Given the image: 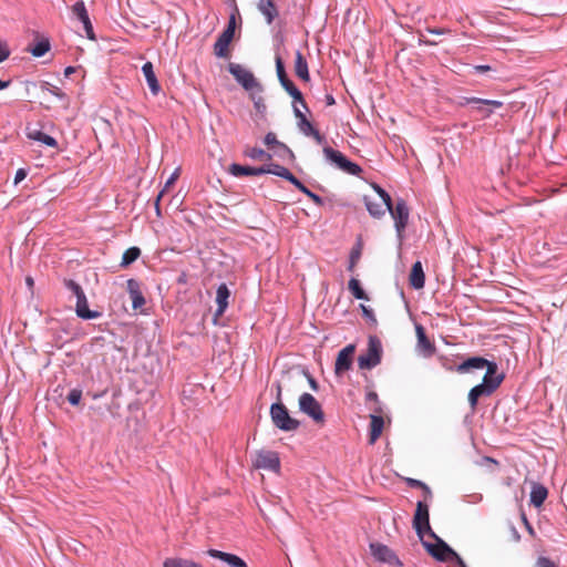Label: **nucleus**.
<instances>
[{"label":"nucleus","instance_id":"nucleus-1","mask_svg":"<svg viewBox=\"0 0 567 567\" xmlns=\"http://www.w3.org/2000/svg\"><path fill=\"white\" fill-rule=\"evenodd\" d=\"M277 402L270 406V417L276 427L281 431H296L300 426V422L289 415L288 409L281 402V386L277 384Z\"/></svg>","mask_w":567,"mask_h":567},{"label":"nucleus","instance_id":"nucleus-2","mask_svg":"<svg viewBox=\"0 0 567 567\" xmlns=\"http://www.w3.org/2000/svg\"><path fill=\"white\" fill-rule=\"evenodd\" d=\"M322 152L326 161L333 165L336 168L352 176H359L362 172V168L357 163L350 161L340 151H337L330 146H324Z\"/></svg>","mask_w":567,"mask_h":567},{"label":"nucleus","instance_id":"nucleus-3","mask_svg":"<svg viewBox=\"0 0 567 567\" xmlns=\"http://www.w3.org/2000/svg\"><path fill=\"white\" fill-rule=\"evenodd\" d=\"M382 359V343L377 336H370L368 349L358 357V365L361 370H371L380 364Z\"/></svg>","mask_w":567,"mask_h":567},{"label":"nucleus","instance_id":"nucleus-4","mask_svg":"<svg viewBox=\"0 0 567 567\" xmlns=\"http://www.w3.org/2000/svg\"><path fill=\"white\" fill-rule=\"evenodd\" d=\"M430 537L436 540L435 544L423 542V546L426 548L427 553L434 557L439 561H449L454 560L457 557V553L447 545L443 539H441L434 532L429 534Z\"/></svg>","mask_w":567,"mask_h":567},{"label":"nucleus","instance_id":"nucleus-5","mask_svg":"<svg viewBox=\"0 0 567 567\" xmlns=\"http://www.w3.org/2000/svg\"><path fill=\"white\" fill-rule=\"evenodd\" d=\"M299 410L311 417L316 423L324 421V413L320 403L310 393H302L299 396Z\"/></svg>","mask_w":567,"mask_h":567},{"label":"nucleus","instance_id":"nucleus-6","mask_svg":"<svg viewBox=\"0 0 567 567\" xmlns=\"http://www.w3.org/2000/svg\"><path fill=\"white\" fill-rule=\"evenodd\" d=\"M413 528L416 535L423 539L424 534H431L429 505L425 502L419 501L413 517Z\"/></svg>","mask_w":567,"mask_h":567},{"label":"nucleus","instance_id":"nucleus-7","mask_svg":"<svg viewBox=\"0 0 567 567\" xmlns=\"http://www.w3.org/2000/svg\"><path fill=\"white\" fill-rule=\"evenodd\" d=\"M385 208L390 213L391 217L394 219V226L398 235L401 236V234L403 233L408 225L410 215L406 202L403 198H398L394 206L393 203L391 202L390 207Z\"/></svg>","mask_w":567,"mask_h":567},{"label":"nucleus","instance_id":"nucleus-8","mask_svg":"<svg viewBox=\"0 0 567 567\" xmlns=\"http://www.w3.org/2000/svg\"><path fill=\"white\" fill-rule=\"evenodd\" d=\"M235 35V17L231 16L226 29L218 35L215 44H214V54L217 58H227L228 56V47L233 41Z\"/></svg>","mask_w":567,"mask_h":567},{"label":"nucleus","instance_id":"nucleus-9","mask_svg":"<svg viewBox=\"0 0 567 567\" xmlns=\"http://www.w3.org/2000/svg\"><path fill=\"white\" fill-rule=\"evenodd\" d=\"M228 71L245 90L250 91L259 86L254 74L243 65L229 63Z\"/></svg>","mask_w":567,"mask_h":567},{"label":"nucleus","instance_id":"nucleus-10","mask_svg":"<svg viewBox=\"0 0 567 567\" xmlns=\"http://www.w3.org/2000/svg\"><path fill=\"white\" fill-rule=\"evenodd\" d=\"M371 555L379 563L389 564L391 566H401L402 563L396 556V554L386 545L381 543H371L370 544Z\"/></svg>","mask_w":567,"mask_h":567},{"label":"nucleus","instance_id":"nucleus-11","mask_svg":"<svg viewBox=\"0 0 567 567\" xmlns=\"http://www.w3.org/2000/svg\"><path fill=\"white\" fill-rule=\"evenodd\" d=\"M254 466L277 473L280 470L279 455L274 451H259L256 453Z\"/></svg>","mask_w":567,"mask_h":567},{"label":"nucleus","instance_id":"nucleus-12","mask_svg":"<svg viewBox=\"0 0 567 567\" xmlns=\"http://www.w3.org/2000/svg\"><path fill=\"white\" fill-rule=\"evenodd\" d=\"M355 346L348 344L337 355L334 363V372L337 375L348 371L352 365V355L354 353Z\"/></svg>","mask_w":567,"mask_h":567},{"label":"nucleus","instance_id":"nucleus-13","mask_svg":"<svg viewBox=\"0 0 567 567\" xmlns=\"http://www.w3.org/2000/svg\"><path fill=\"white\" fill-rule=\"evenodd\" d=\"M126 289L132 300L134 310L142 308L145 305V298L141 290V284L134 278L126 281Z\"/></svg>","mask_w":567,"mask_h":567},{"label":"nucleus","instance_id":"nucleus-14","mask_svg":"<svg viewBox=\"0 0 567 567\" xmlns=\"http://www.w3.org/2000/svg\"><path fill=\"white\" fill-rule=\"evenodd\" d=\"M487 364L488 360L483 357H471L460 363L455 370L456 372L464 374L474 370H483Z\"/></svg>","mask_w":567,"mask_h":567},{"label":"nucleus","instance_id":"nucleus-15","mask_svg":"<svg viewBox=\"0 0 567 567\" xmlns=\"http://www.w3.org/2000/svg\"><path fill=\"white\" fill-rule=\"evenodd\" d=\"M484 369H486V372L483 378V382H487V384L493 385V388L497 389L504 380V374L498 373L497 363L495 361L488 360V364Z\"/></svg>","mask_w":567,"mask_h":567},{"label":"nucleus","instance_id":"nucleus-16","mask_svg":"<svg viewBox=\"0 0 567 567\" xmlns=\"http://www.w3.org/2000/svg\"><path fill=\"white\" fill-rule=\"evenodd\" d=\"M75 312L79 318L84 320H91L101 317L100 311L89 309V302L85 295L83 297L79 296V299H76Z\"/></svg>","mask_w":567,"mask_h":567},{"label":"nucleus","instance_id":"nucleus-17","mask_svg":"<svg viewBox=\"0 0 567 567\" xmlns=\"http://www.w3.org/2000/svg\"><path fill=\"white\" fill-rule=\"evenodd\" d=\"M409 282L412 288L419 290L425 285V274L421 261H415L412 265L411 272L409 276Z\"/></svg>","mask_w":567,"mask_h":567},{"label":"nucleus","instance_id":"nucleus-18","mask_svg":"<svg viewBox=\"0 0 567 567\" xmlns=\"http://www.w3.org/2000/svg\"><path fill=\"white\" fill-rule=\"evenodd\" d=\"M142 72L145 76L146 83L153 95H157L161 92V85L154 72L152 62H145L142 66Z\"/></svg>","mask_w":567,"mask_h":567},{"label":"nucleus","instance_id":"nucleus-19","mask_svg":"<svg viewBox=\"0 0 567 567\" xmlns=\"http://www.w3.org/2000/svg\"><path fill=\"white\" fill-rule=\"evenodd\" d=\"M416 337H417V348L423 352L425 357H431L435 352L434 344L429 340L425 334V330L421 324L415 327Z\"/></svg>","mask_w":567,"mask_h":567},{"label":"nucleus","instance_id":"nucleus-20","mask_svg":"<svg viewBox=\"0 0 567 567\" xmlns=\"http://www.w3.org/2000/svg\"><path fill=\"white\" fill-rule=\"evenodd\" d=\"M481 101L487 104H474L472 110L480 113L483 118H488L495 110L504 105V103L498 100L481 99Z\"/></svg>","mask_w":567,"mask_h":567},{"label":"nucleus","instance_id":"nucleus-21","mask_svg":"<svg viewBox=\"0 0 567 567\" xmlns=\"http://www.w3.org/2000/svg\"><path fill=\"white\" fill-rule=\"evenodd\" d=\"M280 84L285 89V91L293 99V104L300 103L306 111H309L302 93L289 78L280 81Z\"/></svg>","mask_w":567,"mask_h":567},{"label":"nucleus","instance_id":"nucleus-22","mask_svg":"<svg viewBox=\"0 0 567 567\" xmlns=\"http://www.w3.org/2000/svg\"><path fill=\"white\" fill-rule=\"evenodd\" d=\"M293 114L297 118V126L300 133H302L305 136H310V134L316 130L311 122L307 118V116L301 112V110L293 104Z\"/></svg>","mask_w":567,"mask_h":567},{"label":"nucleus","instance_id":"nucleus-23","mask_svg":"<svg viewBox=\"0 0 567 567\" xmlns=\"http://www.w3.org/2000/svg\"><path fill=\"white\" fill-rule=\"evenodd\" d=\"M257 8L266 18L268 23H271L278 16V10L274 3V0H258Z\"/></svg>","mask_w":567,"mask_h":567},{"label":"nucleus","instance_id":"nucleus-24","mask_svg":"<svg viewBox=\"0 0 567 567\" xmlns=\"http://www.w3.org/2000/svg\"><path fill=\"white\" fill-rule=\"evenodd\" d=\"M295 73L302 81L308 82L310 80L307 60L299 50L296 52Z\"/></svg>","mask_w":567,"mask_h":567},{"label":"nucleus","instance_id":"nucleus-25","mask_svg":"<svg viewBox=\"0 0 567 567\" xmlns=\"http://www.w3.org/2000/svg\"><path fill=\"white\" fill-rule=\"evenodd\" d=\"M547 488L538 483H534L530 491V504L535 507H540L547 498Z\"/></svg>","mask_w":567,"mask_h":567},{"label":"nucleus","instance_id":"nucleus-26","mask_svg":"<svg viewBox=\"0 0 567 567\" xmlns=\"http://www.w3.org/2000/svg\"><path fill=\"white\" fill-rule=\"evenodd\" d=\"M230 296V291L226 284H221L218 286L216 291V302H217V315H223L228 307V298Z\"/></svg>","mask_w":567,"mask_h":567},{"label":"nucleus","instance_id":"nucleus-27","mask_svg":"<svg viewBox=\"0 0 567 567\" xmlns=\"http://www.w3.org/2000/svg\"><path fill=\"white\" fill-rule=\"evenodd\" d=\"M364 205L369 214L374 218H381L388 210L383 205V202H375L369 196L363 197Z\"/></svg>","mask_w":567,"mask_h":567},{"label":"nucleus","instance_id":"nucleus-28","mask_svg":"<svg viewBox=\"0 0 567 567\" xmlns=\"http://www.w3.org/2000/svg\"><path fill=\"white\" fill-rule=\"evenodd\" d=\"M264 142L269 147H272V146L278 147L280 150L281 156L288 155L290 158L295 157L293 152L286 144L279 142L277 140V136L275 133H272V132L267 133L264 138Z\"/></svg>","mask_w":567,"mask_h":567},{"label":"nucleus","instance_id":"nucleus-29","mask_svg":"<svg viewBox=\"0 0 567 567\" xmlns=\"http://www.w3.org/2000/svg\"><path fill=\"white\" fill-rule=\"evenodd\" d=\"M370 443L373 444L382 433L384 421L380 415H370Z\"/></svg>","mask_w":567,"mask_h":567},{"label":"nucleus","instance_id":"nucleus-30","mask_svg":"<svg viewBox=\"0 0 567 567\" xmlns=\"http://www.w3.org/2000/svg\"><path fill=\"white\" fill-rule=\"evenodd\" d=\"M28 137L30 140H33V141H37V142H40L47 146H50V147H55L58 145V142L54 137H52L51 135H48L45 133H43L42 131L40 130H30L28 128Z\"/></svg>","mask_w":567,"mask_h":567},{"label":"nucleus","instance_id":"nucleus-31","mask_svg":"<svg viewBox=\"0 0 567 567\" xmlns=\"http://www.w3.org/2000/svg\"><path fill=\"white\" fill-rule=\"evenodd\" d=\"M348 288L358 300H368L369 297L364 289L361 287L360 281L357 278H351L348 284Z\"/></svg>","mask_w":567,"mask_h":567},{"label":"nucleus","instance_id":"nucleus-32","mask_svg":"<svg viewBox=\"0 0 567 567\" xmlns=\"http://www.w3.org/2000/svg\"><path fill=\"white\" fill-rule=\"evenodd\" d=\"M163 567H203L200 564L184 558H166Z\"/></svg>","mask_w":567,"mask_h":567},{"label":"nucleus","instance_id":"nucleus-33","mask_svg":"<svg viewBox=\"0 0 567 567\" xmlns=\"http://www.w3.org/2000/svg\"><path fill=\"white\" fill-rule=\"evenodd\" d=\"M141 256V249L138 247H130L122 256L121 266L127 267L133 264Z\"/></svg>","mask_w":567,"mask_h":567},{"label":"nucleus","instance_id":"nucleus-34","mask_svg":"<svg viewBox=\"0 0 567 567\" xmlns=\"http://www.w3.org/2000/svg\"><path fill=\"white\" fill-rule=\"evenodd\" d=\"M50 50V42L48 39H41L29 51L35 58L43 56Z\"/></svg>","mask_w":567,"mask_h":567},{"label":"nucleus","instance_id":"nucleus-35","mask_svg":"<svg viewBox=\"0 0 567 567\" xmlns=\"http://www.w3.org/2000/svg\"><path fill=\"white\" fill-rule=\"evenodd\" d=\"M228 172L235 176V177H241V176H252V167L251 166H244L237 163H233Z\"/></svg>","mask_w":567,"mask_h":567},{"label":"nucleus","instance_id":"nucleus-36","mask_svg":"<svg viewBox=\"0 0 567 567\" xmlns=\"http://www.w3.org/2000/svg\"><path fill=\"white\" fill-rule=\"evenodd\" d=\"M72 13L79 19L81 23L90 19L85 4L82 0L75 2L72 6Z\"/></svg>","mask_w":567,"mask_h":567},{"label":"nucleus","instance_id":"nucleus-37","mask_svg":"<svg viewBox=\"0 0 567 567\" xmlns=\"http://www.w3.org/2000/svg\"><path fill=\"white\" fill-rule=\"evenodd\" d=\"M496 389L493 388V385L487 384V382H483L473 386L470 391L473 392L477 398L482 396H488L491 395Z\"/></svg>","mask_w":567,"mask_h":567},{"label":"nucleus","instance_id":"nucleus-38","mask_svg":"<svg viewBox=\"0 0 567 567\" xmlns=\"http://www.w3.org/2000/svg\"><path fill=\"white\" fill-rule=\"evenodd\" d=\"M406 484L412 488H421L426 499H432L431 488L422 481L416 478H406Z\"/></svg>","mask_w":567,"mask_h":567},{"label":"nucleus","instance_id":"nucleus-39","mask_svg":"<svg viewBox=\"0 0 567 567\" xmlns=\"http://www.w3.org/2000/svg\"><path fill=\"white\" fill-rule=\"evenodd\" d=\"M245 155L251 159H270L271 155L259 147H250L245 151Z\"/></svg>","mask_w":567,"mask_h":567},{"label":"nucleus","instance_id":"nucleus-40","mask_svg":"<svg viewBox=\"0 0 567 567\" xmlns=\"http://www.w3.org/2000/svg\"><path fill=\"white\" fill-rule=\"evenodd\" d=\"M64 287L71 291L76 299H79V296L83 297L85 293L82 289V287L74 280L72 279H65L64 280Z\"/></svg>","mask_w":567,"mask_h":567},{"label":"nucleus","instance_id":"nucleus-41","mask_svg":"<svg viewBox=\"0 0 567 567\" xmlns=\"http://www.w3.org/2000/svg\"><path fill=\"white\" fill-rule=\"evenodd\" d=\"M269 174L276 175L284 179H287L291 173L288 168L275 163L269 164Z\"/></svg>","mask_w":567,"mask_h":567},{"label":"nucleus","instance_id":"nucleus-42","mask_svg":"<svg viewBox=\"0 0 567 567\" xmlns=\"http://www.w3.org/2000/svg\"><path fill=\"white\" fill-rule=\"evenodd\" d=\"M457 106L464 107L471 105L473 107L474 104H486L481 101V97L475 96H460L456 101Z\"/></svg>","mask_w":567,"mask_h":567},{"label":"nucleus","instance_id":"nucleus-43","mask_svg":"<svg viewBox=\"0 0 567 567\" xmlns=\"http://www.w3.org/2000/svg\"><path fill=\"white\" fill-rule=\"evenodd\" d=\"M372 187L375 190V193L379 195L380 199L383 202V205L385 207H390L392 199H391V196L389 195V193L375 183L372 184Z\"/></svg>","mask_w":567,"mask_h":567},{"label":"nucleus","instance_id":"nucleus-44","mask_svg":"<svg viewBox=\"0 0 567 567\" xmlns=\"http://www.w3.org/2000/svg\"><path fill=\"white\" fill-rule=\"evenodd\" d=\"M207 554L212 558L219 559V560H221V561H224L226 564L229 561V559H231V556L234 555V554L225 553V551H221V550H218V549H208Z\"/></svg>","mask_w":567,"mask_h":567},{"label":"nucleus","instance_id":"nucleus-45","mask_svg":"<svg viewBox=\"0 0 567 567\" xmlns=\"http://www.w3.org/2000/svg\"><path fill=\"white\" fill-rule=\"evenodd\" d=\"M42 90H45L59 99H65L66 95L58 86L52 85L49 82H43L41 85Z\"/></svg>","mask_w":567,"mask_h":567},{"label":"nucleus","instance_id":"nucleus-46","mask_svg":"<svg viewBox=\"0 0 567 567\" xmlns=\"http://www.w3.org/2000/svg\"><path fill=\"white\" fill-rule=\"evenodd\" d=\"M276 72H277L279 82L282 81L284 79L288 78V75L286 73L284 61L280 55H276Z\"/></svg>","mask_w":567,"mask_h":567},{"label":"nucleus","instance_id":"nucleus-47","mask_svg":"<svg viewBox=\"0 0 567 567\" xmlns=\"http://www.w3.org/2000/svg\"><path fill=\"white\" fill-rule=\"evenodd\" d=\"M82 398V391L80 389H72L66 399L71 405H78Z\"/></svg>","mask_w":567,"mask_h":567},{"label":"nucleus","instance_id":"nucleus-48","mask_svg":"<svg viewBox=\"0 0 567 567\" xmlns=\"http://www.w3.org/2000/svg\"><path fill=\"white\" fill-rule=\"evenodd\" d=\"M300 192L308 196L317 206L323 205V198L310 190L306 185L305 188L300 189Z\"/></svg>","mask_w":567,"mask_h":567},{"label":"nucleus","instance_id":"nucleus-49","mask_svg":"<svg viewBox=\"0 0 567 567\" xmlns=\"http://www.w3.org/2000/svg\"><path fill=\"white\" fill-rule=\"evenodd\" d=\"M360 308L362 310L363 317L373 326L377 324V318L374 316L373 310L370 307H367L364 305H360Z\"/></svg>","mask_w":567,"mask_h":567},{"label":"nucleus","instance_id":"nucleus-50","mask_svg":"<svg viewBox=\"0 0 567 567\" xmlns=\"http://www.w3.org/2000/svg\"><path fill=\"white\" fill-rule=\"evenodd\" d=\"M229 567H248L247 563L237 555H233L231 559L227 563Z\"/></svg>","mask_w":567,"mask_h":567},{"label":"nucleus","instance_id":"nucleus-51","mask_svg":"<svg viewBox=\"0 0 567 567\" xmlns=\"http://www.w3.org/2000/svg\"><path fill=\"white\" fill-rule=\"evenodd\" d=\"M82 24H83L84 31L86 33V37L90 40H94L95 39V34H94V31H93V25L91 23V20L89 19V20L84 21Z\"/></svg>","mask_w":567,"mask_h":567},{"label":"nucleus","instance_id":"nucleus-52","mask_svg":"<svg viewBox=\"0 0 567 567\" xmlns=\"http://www.w3.org/2000/svg\"><path fill=\"white\" fill-rule=\"evenodd\" d=\"M537 567H557L555 563L548 557H539L537 559Z\"/></svg>","mask_w":567,"mask_h":567},{"label":"nucleus","instance_id":"nucleus-53","mask_svg":"<svg viewBox=\"0 0 567 567\" xmlns=\"http://www.w3.org/2000/svg\"><path fill=\"white\" fill-rule=\"evenodd\" d=\"M360 257V251L359 250H352L351 251V255H350V262H349V266H348V270L349 271H352L354 266H355V262L357 260L359 259Z\"/></svg>","mask_w":567,"mask_h":567},{"label":"nucleus","instance_id":"nucleus-54","mask_svg":"<svg viewBox=\"0 0 567 567\" xmlns=\"http://www.w3.org/2000/svg\"><path fill=\"white\" fill-rule=\"evenodd\" d=\"M303 374L306 375L311 390L317 392L319 390V384L316 379L308 371H303Z\"/></svg>","mask_w":567,"mask_h":567},{"label":"nucleus","instance_id":"nucleus-55","mask_svg":"<svg viewBox=\"0 0 567 567\" xmlns=\"http://www.w3.org/2000/svg\"><path fill=\"white\" fill-rule=\"evenodd\" d=\"M286 181L291 183L299 190L301 188H305V184L301 181H299L292 173H290V175L288 176V178Z\"/></svg>","mask_w":567,"mask_h":567},{"label":"nucleus","instance_id":"nucleus-56","mask_svg":"<svg viewBox=\"0 0 567 567\" xmlns=\"http://www.w3.org/2000/svg\"><path fill=\"white\" fill-rule=\"evenodd\" d=\"M178 176H179V168H176L173 172V174L168 177V179L166 181L163 189L166 190L171 185H173L175 183V181L178 178Z\"/></svg>","mask_w":567,"mask_h":567},{"label":"nucleus","instance_id":"nucleus-57","mask_svg":"<svg viewBox=\"0 0 567 567\" xmlns=\"http://www.w3.org/2000/svg\"><path fill=\"white\" fill-rule=\"evenodd\" d=\"M28 175V169L25 168H19L14 176V184H19L22 182Z\"/></svg>","mask_w":567,"mask_h":567},{"label":"nucleus","instance_id":"nucleus-58","mask_svg":"<svg viewBox=\"0 0 567 567\" xmlns=\"http://www.w3.org/2000/svg\"><path fill=\"white\" fill-rule=\"evenodd\" d=\"M483 496L481 494H473V495H465L463 497V501L466 503H480L482 501Z\"/></svg>","mask_w":567,"mask_h":567},{"label":"nucleus","instance_id":"nucleus-59","mask_svg":"<svg viewBox=\"0 0 567 567\" xmlns=\"http://www.w3.org/2000/svg\"><path fill=\"white\" fill-rule=\"evenodd\" d=\"M269 165H264L260 167H252V176H259L264 174H269Z\"/></svg>","mask_w":567,"mask_h":567},{"label":"nucleus","instance_id":"nucleus-60","mask_svg":"<svg viewBox=\"0 0 567 567\" xmlns=\"http://www.w3.org/2000/svg\"><path fill=\"white\" fill-rule=\"evenodd\" d=\"M309 137H312L318 144H323L326 142L324 136L316 128Z\"/></svg>","mask_w":567,"mask_h":567},{"label":"nucleus","instance_id":"nucleus-61","mask_svg":"<svg viewBox=\"0 0 567 567\" xmlns=\"http://www.w3.org/2000/svg\"><path fill=\"white\" fill-rule=\"evenodd\" d=\"M467 399L472 411H475L480 398H477L475 394H473V392L470 391Z\"/></svg>","mask_w":567,"mask_h":567},{"label":"nucleus","instance_id":"nucleus-62","mask_svg":"<svg viewBox=\"0 0 567 567\" xmlns=\"http://www.w3.org/2000/svg\"><path fill=\"white\" fill-rule=\"evenodd\" d=\"M426 31L431 34L442 35L450 33V30L443 28H427Z\"/></svg>","mask_w":567,"mask_h":567},{"label":"nucleus","instance_id":"nucleus-63","mask_svg":"<svg viewBox=\"0 0 567 567\" xmlns=\"http://www.w3.org/2000/svg\"><path fill=\"white\" fill-rule=\"evenodd\" d=\"M492 68L487 64H478V65L473 66L474 72L478 73V74L485 73V72L489 71Z\"/></svg>","mask_w":567,"mask_h":567},{"label":"nucleus","instance_id":"nucleus-64","mask_svg":"<svg viewBox=\"0 0 567 567\" xmlns=\"http://www.w3.org/2000/svg\"><path fill=\"white\" fill-rule=\"evenodd\" d=\"M164 193H165V189H162V190L158 193V195H157V197H156V199H155V203H154V205H155V212H156V215H157V216H161V206H159V202H161V198H162V196L164 195Z\"/></svg>","mask_w":567,"mask_h":567}]
</instances>
